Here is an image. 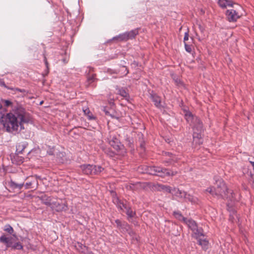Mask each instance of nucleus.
Returning <instances> with one entry per match:
<instances>
[{
    "mask_svg": "<svg viewBox=\"0 0 254 254\" xmlns=\"http://www.w3.org/2000/svg\"><path fill=\"white\" fill-rule=\"evenodd\" d=\"M31 121L30 114L20 105L14 106L12 110L1 119L4 127L8 132L17 131L19 127L20 130L23 129V124L28 123Z\"/></svg>",
    "mask_w": 254,
    "mask_h": 254,
    "instance_id": "nucleus-1",
    "label": "nucleus"
},
{
    "mask_svg": "<svg viewBox=\"0 0 254 254\" xmlns=\"http://www.w3.org/2000/svg\"><path fill=\"white\" fill-rule=\"evenodd\" d=\"M217 188H216L215 196L221 197L223 199H228L231 201L234 200V194L232 190H228L227 187L222 180H219L216 182Z\"/></svg>",
    "mask_w": 254,
    "mask_h": 254,
    "instance_id": "nucleus-2",
    "label": "nucleus"
},
{
    "mask_svg": "<svg viewBox=\"0 0 254 254\" xmlns=\"http://www.w3.org/2000/svg\"><path fill=\"white\" fill-rule=\"evenodd\" d=\"M184 223L191 230L192 237L197 238L198 236L204 237L203 230L202 228L198 227L197 223L193 220L187 219Z\"/></svg>",
    "mask_w": 254,
    "mask_h": 254,
    "instance_id": "nucleus-3",
    "label": "nucleus"
},
{
    "mask_svg": "<svg viewBox=\"0 0 254 254\" xmlns=\"http://www.w3.org/2000/svg\"><path fill=\"white\" fill-rule=\"evenodd\" d=\"M13 239L11 236H7L3 234L0 237V242L4 244L6 248H11L13 250H23V247L20 242L13 243Z\"/></svg>",
    "mask_w": 254,
    "mask_h": 254,
    "instance_id": "nucleus-4",
    "label": "nucleus"
},
{
    "mask_svg": "<svg viewBox=\"0 0 254 254\" xmlns=\"http://www.w3.org/2000/svg\"><path fill=\"white\" fill-rule=\"evenodd\" d=\"M80 168L83 173L86 175H98L104 170V168L100 166L90 164L81 165Z\"/></svg>",
    "mask_w": 254,
    "mask_h": 254,
    "instance_id": "nucleus-5",
    "label": "nucleus"
},
{
    "mask_svg": "<svg viewBox=\"0 0 254 254\" xmlns=\"http://www.w3.org/2000/svg\"><path fill=\"white\" fill-rule=\"evenodd\" d=\"M146 172L152 175H157L161 177H164V173L170 175L168 169L156 166L148 167Z\"/></svg>",
    "mask_w": 254,
    "mask_h": 254,
    "instance_id": "nucleus-6",
    "label": "nucleus"
},
{
    "mask_svg": "<svg viewBox=\"0 0 254 254\" xmlns=\"http://www.w3.org/2000/svg\"><path fill=\"white\" fill-rule=\"evenodd\" d=\"M162 155L164 157H166L165 158L163 159V161L164 163L172 164L178 161V158L171 153L168 152H163Z\"/></svg>",
    "mask_w": 254,
    "mask_h": 254,
    "instance_id": "nucleus-7",
    "label": "nucleus"
},
{
    "mask_svg": "<svg viewBox=\"0 0 254 254\" xmlns=\"http://www.w3.org/2000/svg\"><path fill=\"white\" fill-rule=\"evenodd\" d=\"M226 18L229 22H235L240 16L236 11L234 9H228L226 12Z\"/></svg>",
    "mask_w": 254,
    "mask_h": 254,
    "instance_id": "nucleus-8",
    "label": "nucleus"
},
{
    "mask_svg": "<svg viewBox=\"0 0 254 254\" xmlns=\"http://www.w3.org/2000/svg\"><path fill=\"white\" fill-rule=\"evenodd\" d=\"M54 204H52L51 207L57 211H60L64 210L65 208V204L61 199L54 198L53 199Z\"/></svg>",
    "mask_w": 254,
    "mask_h": 254,
    "instance_id": "nucleus-9",
    "label": "nucleus"
},
{
    "mask_svg": "<svg viewBox=\"0 0 254 254\" xmlns=\"http://www.w3.org/2000/svg\"><path fill=\"white\" fill-rule=\"evenodd\" d=\"M108 139L109 143L115 149L118 150L121 149V143L119 140L115 135H110Z\"/></svg>",
    "mask_w": 254,
    "mask_h": 254,
    "instance_id": "nucleus-10",
    "label": "nucleus"
},
{
    "mask_svg": "<svg viewBox=\"0 0 254 254\" xmlns=\"http://www.w3.org/2000/svg\"><path fill=\"white\" fill-rule=\"evenodd\" d=\"M115 223L119 230L122 232H126L129 231L130 229L129 225L125 221H121L119 219L115 220Z\"/></svg>",
    "mask_w": 254,
    "mask_h": 254,
    "instance_id": "nucleus-11",
    "label": "nucleus"
},
{
    "mask_svg": "<svg viewBox=\"0 0 254 254\" xmlns=\"http://www.w3.org/2000/svg\"><path fill=\"white\" fill-rule=\"evenodd\" d=\"M201 236H198L197 238H195L197 241L198 244L204 250H206L208 248L209 242L206 238H201Z\"/></svg>",
    "mask_w": 254,
    "mask_h": 254,
    "instance_id": "nucleus-12",
    "label": "nucleus"
},
{
    "mask_svg": "<svg viewBox=\"0 0 254 254\" xmlns=\"http://www.w3.org/2000/svg\"><path fill=\"white\" fill-rule=\"evenodd\" d=\"M191 125L193 126L194 129H196L198 132H201L203 127L202 124L198 117H195L194 121Z\"/></svg>",
    "mask_w": 254,
    "mask_h": 254,
    "instance_id": "nucleus-13",
    "label": "nucleus"
},
{
    "mask_svg": "<svg viewBox=\"0 0 254 254\" xmlns=\"http://www.w3.org/2000/svg\"><path fill=\"white\" fill-rule=\"evenodd\" d=\"M200 133L201 132H196L194 131L193 134V142L195 144H198L199 145L201 144L203 142Z\"/></svg>",
    "mask_w": 254,
    "mask_h": 254,
    "instance_id": "nucleus-14",
    "label": "nucleus"
},
{
    "mask_svg": "<svg viewBox=\"0 0 254 254\" xmlns=\"http://www.w3.org/2000/svg\"><path fill=\"white\" fill-rule=\"evenodd\" d=\"M218 5L222 8H225L227 6H233V2L229 0H218Z\"/></svg>",
    "mask_w": 254,
    "mask_h": 254,
    "instance_id": "nucleus-15",
    "label": "nucleus"
},
{
    "mask_svg": "<svg viewBox=\"0 0 254 254\" xmlns=\"http://www.w3.org/2000/svg\"><path fill=\"white\" fill-rule=\"evenodd\" d=\"M150 96L151 98L152 101L154 102V105L156 106V107H157V108H161L162 107V105L161 104L160 97L155 94H151Z\"/></svg>",
    "mask_w": 254,
    "mask_h": 254,
    "instance_id": "nucleus-16",
    "label": "nucleus"
},
{
    "mask_svg": "<svg viewBox=\"0 0 254 254\" xmlns=\"http://www.w3.org/2000/svg\"><path fill=\"white\" fill-rule=\"evenodd\" d=\"M55 198L49 197L46 195L42 196V200L43 202L47 205H48L51 207L52 204H54L53 199Z\"/></svg>",
    "mask_w": 254,
    "mask_h": 254,
    "instance_id": "nucleus-17",
    "label": "nucleus"
},
{
    "mask_svg": "<svg viewBox=\"0 0 254 254\" xmlns=\"http://www.w3.org/2000/svg\"><path fill=\"white\" fill-rule=\"evenodd\" d=\"M126 33L128 40L132 39L138 34V29H135L129 32H126Z\"/></svg>",
    "mask_w": 254,
    "mask_h": 254,
    "instance_id": "nucleus-18",
    "label": "nucleus"
},
{
    "mask_svg": "<svg viewBox=\"0 0 254 254\" xmlns=\"http://www.w3.org/2000/svg\"><path fill=\"white\" fill-rule=\"evenodd\" d=\"M171 193L174 195L181 198H183L184 195H186L185 191H182L177 188H174L173 189H172V192Z\"/></svg>",
    "mask_w": 254,
    "mask_h": 254,
    "instance_id": "nucleus-19",
    "label": "nucleus"
},
{
    "mask_svg": "<svg viewBox=\"0 0 254 254\" xmlns=\"http://www.w3.org/2000/svg\"><path fill=\"white\" fill-rule=\"evenodd\" d=\"M27 143L26 142H20L16 145V152L22 153L24 149L27 147Z\"/></svg>",
    "mask_w": 254,
    "mask_h": 254,
    "instance_id": "nucleus-20",
    "label": "nucleus"
},
{
    "mask_svg": "<svg viewBox=\"0 0 254 254\" xmlns=\"http://www.w3.org/2000/svg\"><path fill=\"white\" fill-rule=\"evenodd\" d=\"M185 194L184 195L183 198H185L186 200H188L190 201L191 203H195L197 202L198 199L196 197H195L189 194H188L186 192H185Z\"/></svg>",
    "mask_w": 254,
    "mask_h": 254,
    "instance_id": "nucleus-21",
    "label": "nucleus"
},
{
    "mask_svg": "<svg viewBox=\"0 0 254 254\" xmlns=\"http://www.w3.org/2000/svg\"><path fill=\"white\" fill-rule=\"evenodd\" d=\"M227 207L228 210L230 212H231V213L230 215V219L232 220V221H233V220L235 219L234 215H235L236 216H237V215L236 214H235L236 211L235 209L233 208V204L230 202H228L227 204Z\"/></svg>",
    "mask_w": 254,
    "mask_h": 254,
    "instance_id": "nucleus-22",
    "label": "nucleus"
},
{
    "mask_svg": "<svg viewBox=\"0 0 254 254\" xmlns=\"http://www.w3.org/2000/svg\"><path fill=\"white\" fill-rule=\"evenodd\" d=\"M9 186L12 189H18L19 190H21L23 186H24V184H17L14 182L11 181L8 183Z\"/></svg>",
    "mask_w": 254,
    "mask_h": 254,
    "instance_id": "nucleus-23",
    "label": "nucleus"
},
{
    "mask_svg": "<svg viewBox=\"0 0 254 254\" xmlns=\"http://www.w3.org/2000/svg\"><path fill=\"white\" fill-rule=\"evenodd\" d=\"M173 215L176 219L183 222V223H185L187 219V218L184 217L181 213L179 211H174L173 212Z\"/></svg>",
    "mask_w": 254,
    "mask_h": 254,
    "instance_id": "nucleus-24",
    "label": "nucleus"
},
{
    "mask_svg": "<svg viewBox=\"0 0 254 254\" xmlns=\"http://www.w3.org/2000/svg\"><path fill=\"white\" fill-rule=\"evenodd\" d=\"M195 116H193L191 113L190 112H187L185 114V118L186 120L188 123H190V124L194 121Z\"/></svg>",
    "mask_w": 254,
    "mask_h": 254,
    "instance_id": "nucleus-25",
    "label": "nucleus"
},
{
    "mask_svg": "<svg viewBox=\"0 0 254 254\" xmlns=\"http://www.w3.org/2000/svg\"><path fill=\"white\" fill-rule=\"evenodd\" d=\"M159 190H162L164 191L168 192H172V189L170 187L168 186L161 185V184H158L157 185Z\"/></svg>",
    "mask_w": 254,
    "mask_h": 254,
    "instance_id": "nucleus-26",
    "label": "nucleus"
},
{
    "mask_svg": "<svg viewBox=\"0 0 254 254\" xmlns=\"http://www.w3.org/2000/svg\"><path fill=\"white\" fill-rule=\"evenodd\" d=\"M3 230L10 235H12L14 237L16 238L15 235H13L14 230L13 228L9 224H7L4 226Z\"/></svg>",
    "mask_w": 254,
    "mask_h": 254,
    "instance_id": "nucleus-27",
    "label": "nucleus"
},
{
    "mask_svg": "<svg viewBox=\"0 0 254 254\" xmlns=\"http://www.w3.org/2000/svg\"><path fill=\"white\" fill-rule=\"evenodd\" d=\"M114 39H117L119 41H127V34L126 32L121 34L118 36L114 37Z\"/></svg>",
    "mask_w": 254,
    "mask_h": 254,
    "instance_id": "nucleus-28",
    "label": "nucleus"
},
{
    "mask_svg": "<svg viewBox=\"0 0 254 254\" xmlns=\"http://www.w3.org/2000/svg\"><path fill=\"white\" fill-rule=\"evenodd\" d=\"M126 213L128 216V219L130 218H132L135 214V212H133L130 207H127V208L126 209Z\"/></svg>",
    "mask_w": 254,
    "mask_h": 254,
    "instance_id": "nucleus-29",
    "label": "nucleus"
},
{
    "mask_svg": "<svg viewBox=\"0 0 254 254\" xmlns=\"http://www.w3.org/2000/svg\"><path fill=\"white\" fill-rule=\"evenodd\" d=\"M116 202L117 203L118 207L120 208L121 210H123L124 208L125 209L127 208V205L120 201L118 198L116 199Z\"/></svg>",
    "mask_w": 254,
    "mask_h": 254,
    "instance_id": "nucleus-30",
    "label": "nucleus"
},
{
    "mask_svg": "<svg viewBox=\"0 0 254 254\" xmlns=\"http://www.w3.org/2000/svg\"><path fill=\"white\" fill-rule=\"evenodd\" d=\"M35 183L38 184L37 181L35 179H34L33 181L28 182L24 185L26 189L32 188V185Z\"/></svg>",
    "mask_w": 254,
    "mask_h": 254,
    "instance_id": "nucleus-31",
    "label": "nucleus"
},
{
    "mask_svg": "<svg viewBox=\"0 0 254 254\" xmlns=\"http://www.w3.org/2000/svg\"><path fill=\"white\" fill-rule=\"evenodd\" d=\"M118 93L124 97H127L128 96V93L127 92L124 88H120L118 89Z\"/></svg>",
    "mask_w": 254,
    "mask_h": 254,
    "instance_id": "nucleus-32",
    "label": "nucleus"
},
{
    "mask_svg": "<svg viewBox=\"0 0 254 254\" xmlns=\"http://www.w3.org/2000/svg\"><path fill=\"white\" fill-rule=\"evenodd\" d=\"M205 191L209 192L213 196H215L216 188L213 187H210L205 190Z\"/></svg>",
    "mask_w": 254,
    "mask_h": 254,
    "instance_id": "nucleus-33",
    "label": "nucleus"
},
{
    "mask_svg": "<svg viewBox=\"0 0 254 254\" xmlns=\"http://www.w3.org/2000/svg\"><path fill=\"white\" fill-rule=\"evenodd\" d=\"M83 112L84 113V114L87 115L89 119L91 120L94 119V117L92 116V114L91 113L90 110L88 109L83 110Z\"/></svg>",
    "mask_w": 254,
    "mask_h": 254,
    "instance_id": "nucleus-34",
    "label": "nucleus"
},
{
    "mask_svg": "<svg viewBox=\"0 0 254 254\" xmlns=\"http://www.w3.org/2000/svg\"><path fill=\"white\" fill-rule=\"evenodd\" d=\"M95 74H92V75H89L87 77V81L89 82V84H90L93 82L96 78H95Z\"/></svg>",
    "mask_w": 254,
    "mask_h": 254,
    "instance_id": "nucleus-35",
    "label": "nucleus"
},
{
    "mask_svg": "<svg viewBox=\"0 0 254 254\" xmlns=\"http://www.w3.org/2000/svg\"><path fill=\"white\" fill-rule=\"evenodd\" d=\"M169 170V173L170 175H168V174H166V173L165 174L164 173V177L170 176H173L176 175L177 174V171H171L169 170Z\"/></svg>",
    "mask_w": 254,
    "mask_h": 254,
    "instance_id": "nucleus-36",
    "label": "nucleus"
},
{
    "mask_svg": "<svg viewBox=\"0 0 254 254\" xmlns=\"http://www.w3.org/2000/svg\"><path fill=\"white\" fill-rule=\"evenodd\" d=\"M122 69L124 70V71H121L122 72V74L123 75H126L128 73V71L127 70V68L126 66L122 67Z\"/></svg>",
    "mask_w": 254,
    "mask_h": 254,
    "instance_id": "nucleus-37",
    "label": "nucleus"
},
{
    "mask_svg": "<svg viewBox=\"0 0 254 254\" xmlns=\"http://www.w3.org/2000/svg\"><path fill=\"white\" fill-rule=\"evenodd\" d=\"M185 47L186 50L189 52L190 53L191 52V48L190 46L187 45L186 43L185 44Z\"/></svg>",
    "mask_w": 254,
    "mask_h": 254,
    "instance_id": "nucleus-38",
    "label": "nucleus"
},
{
    "mask_svg": "<svg viewBox=\"0 0 254 254\" xmlns=\"http://www.w3.org/2000/svg\"><path fill=\"white\" fill-rule=\"evenodd\" d=\"M189 32H186L185 34L184 38V41L185 44L186 43V41H187L189 40Z\"/></svg>",
    "mask_w": 254,
    "mask_h": 254,
    "instance_id": "nucleus-39",
    "label": "nucleus"
},
{
    "mask_svg": "<svg viewBox=\"0 0 254 254\" xmlns=\"http://www.w3.org/2000/svg\"><path fill=\"white\" fill-rule=\"evenodd\" d=\"M12 105V102L9 100L4 101V105L6 107L10 106Z\"/></svg>",
    "mask_w": 254,
    "mask_h": 254,
    "instance_id": "nucleus-40",
    "label": "nucleus"
},
{
    "mask_svg": "<svg viewBox=\"0 0 254 254\" xmlns=\"http://www.w3.org/2000/svg\"><path fill=\"white\" fill-rule=\"evenodd\" d=\"M44 62H45V65L47 67V68L48 69V61H47V58L46 57V56L44 55Z\"/></svg>",
    "mask_w": 254,
    "mask_h": 254,
    "instance_id": "nucleus-41",
    "label": "nucleus"
},
{
    "mask_svg": "<svg viewBox=\"0 0 254 254\" xmlns=\"http://www.w3.org/2000/svg\"><path fill=\"white\" fill-rule=\"evenodd\" d=\"M15 90L16 91H19L20 92H25L24 89H19V88H16Z\"/></svg>",
    "mask_w": 254,
    "mask_h": 254,
    "instance_id": "nucleus-42",
    "label": "nucleus"
},
{
    "mask_svg": "<svg viewBox=\"0 0 254 254\" xmlns=\"http://www.w3.org/2000/svg\"><path fill=\"white\" fill-rule=\"evenodd\" d=\"M0 85H3V86L5 85L4 82L0 79Z\"/></svg>",
    "mask_w": 254,
    "mask_h": 254,
    "instance_id": "nucleus-43",
    "label": "nucleus"
},
{
    "mask_svg": "<svg viewBox=\"0 0 254 254\" xmlns=\"http://www.w3.org/2000/svg\"><path fill=\"white\" fill-rule=\"evenodd\" d=\"M250 163L252 164L253 168V170H254V162L250 161Z\"/></svg>",
    "mask_w": 254,
    "mask_h": 254,
    "instance_id": "nucleus-44",
    "label": "nucleus"
},
{
    "mask_svg": "<svg viewBox=\"0 0 254 254\" xmlns=\"http://www.w3.org/2000/svg\"><path fill=\"white\" fill-rule=\"evenodd\" d=\"M104 112H105L106 115H110L109 112L104 110Z\"/></svg>",
    "mask_w": 254,
    "mask_h": 254,
    "instance_id": "nucleus-45",
    "label": "nucleus"
},
{
    "mask_svg": "<svg viewBox=\"0 0 254 254\" xmlns=\"http://www.w3.org/2000/svg\"><path fill=\"white\" fill-rule=\"evenodd\" d=\"M63 61L64 63H65V64L67 63V62H68V61L66 60V59H63Z\"/></svg>",
    "mask_w": 254,
    "mask_h": 254,
    "instance_id": "nucleus-46",
    "label": "nucleus"
},
{
    "mask_svg": "<svg viewBox=\"0 0 254 254\" xmlns=\"http://www.w3.org/2000/svg\"><path fill=\"white\" fill-rule=\"evenodd\" d=\"M93 70V68H90V71Z\"/></svg>",
    "mask_w": 254,
    "mask_h": 254,
    "instance_id": "nucleus-47",
    "label": "nucleus"
},
{
    "mask_svg": "<svg viewBox=\"0 0 254 254\" xmlns=\"http://www.w3.org/2000/svg\"><path fill=\"white\" fill-rule=\"evenodd\" d=\"M83 248H84V249H86V248L85 246H83Z\"/></svg>",
    "mask_w": 254,
    "mask_h": 254,
    "instance_id": "nucleus-48",
    "label": "nucleus"
}]
</instances>
